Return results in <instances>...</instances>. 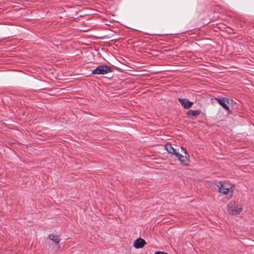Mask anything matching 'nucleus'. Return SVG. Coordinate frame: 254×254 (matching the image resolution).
Here are the masks:
<instances>
[{"mask_svg":"<svg viewBox=\"0 0 254 254\" xmlns=\"http://www.w3.org/2000/svg\"><path fill=\"white\" fill-rule=\"evenodd\" d=\"M219 192L223 195H227V198L230 199L234 193V187L232 184L227 182H220L218 185Z\"/></svg>","mask_w":254,"mask_h":254,"instance_id":"obj_1","label":"nucleus"},{"mask_svg":"<svg viewBox=\"0 0 254 254\" xmlns=\"http://www.w3.org/2000/svg\"><path fill=\"white\" fill-rule=\"evenodd\" d=\"M243 209V205L235 201H230L227 205V211L231 215L239 214Z\"/></svg>","mask_w":254,"mask_h":254,"instance_id":"obj_2","label":"nucleus"},{"mask_svg":"<svg viewBox=\"0 0 254 254\" xmlns=\"http://www.w3.org/2000/svg\"><path fill=\"white\" fill-rule=\"evenodd\" d=\"M178 154L179 155H176V156L178 157L182 164L184 165H188L190 160L189 159V155L187 153L186 150H185L183 147H181Z\"/></svg>","mask_w":254,"mask_h":254,"instance_id":"obj_3","label":"nucleus"},{"mask_svg":"<svg viewBox=\"0 0 254 254\" xmlns=\"http://www.w3.org/2000/svg\"><path fill=\"white\" fill-rule=\"evenodd\" d=\"M112 71L111 67L106 65H101L92 70L93 74H105Z\"/></svg>","mask_w":254,"mask_h":254,"instance_id":"obj_4","label":"nucleus"},{"mask_svg":"<svg viewBox=\"0 0 254 254\" xmlns=\"http://www.w3.org/2000/svg\"><path fill=\"white\" fill-rule=\"evenodd\" d=\"M215 100L218 102V103L222 106L228 113L230 112L229 108L228 105H232L233 101L231 99L227 98H217Z\"/></svg>","mask_w":254,"mask_h":254,"instance_id":"obj_5","label":"nucleus"},{"mask_svg":"<svg viewBox=\"0 0 254 254\" xmlns=\"http://www.w3.org/2000/svg\"><path fill=\"white\" fill-rule=\"evenodd\" d=\"M165 147L168 153L175 156L179 155L178 154L181 147L177 146H175V147L173 146V144L170 143H167Z\"/></svg>","mask_w":254,"mask_h":254,"instance_id":"obj_6","label":"nucleus"},{"mask_svg":"<svg viewBox=\"0 0 254 254\" xmlns=\"http://www.w3.org/2000/svg\"><path fill=\"white\" fill-rule=\"evenodd\" d=\"M145 243L143 239L139 238L134 241L133 246L136 249H140L144 246Z\"/></svg>","mask_w":254,"mask_h":254,"instance_id":"obj_7","label":"nucleus"},{"mask_svg":"<svg viewBox=\"0 0 254 254\" xmlns=\"http://www.w3.org/2000/svg\"><path fill=\"white\" fill-rule=\"evenodd\" d=\"M179 101L184 108L189 109L190 107V102L189 100L186 99H179Z\"/></svg>","mask_w":254,"mask_h":254,"instance_id":"obj_8","label":"nucleus"},{"mask_svg":"<svg viewBox=\"0 0 254 254\" xmlns=\"http://www.w3.org/2000/svg\"><path fill=\"white\" fill-rule=\"evenodd\" d=\"M49 239L55 242L56 244H58L59 243L60 241V239L59 236H55L54 235H50L49 237Z\"/></svg>","mask_w":254,"mask_h":254,"instance_id":"obj_9","label":"nucleus"},{"mask_svg":"<svg viewBox=\"0 0 254 254\" xmlns=\"http://www.w3.org/2000/svg\"><path fill=\"white\" fill-rule=\"evenodd\" d=\"M200 114L199 110L191 111V115L193 116H197Z\"/></svg>","mask_w":254,"mask_h":254,"instance_id":"obj_10","label":"nucleus"},{"mask_svg":"<svg viewBox=\"0 0 254 254\" xmlns=\"http://www.w3.org/2000/svg\"><path fill=\"white\" fill-rule=\"evenodd\" d=\"M154 254H167V253H165L164 252H160V251H159V252H155Z\"/></svg>","mask_w":254,"mask_h":254,"instance_id":"obj_11","label":"nucleus"},{"mask_svg":"<svg viewBox=\"0 0 254 254\" xmlns=\"http://www.w3.org/2000/svg\"><path fill=\"white\" fill-rule=\"evenodd\" d=\"M190 113V111H188L187 114H189Z\"/></svg>","mask_w":254,"mask_h":254,"instance_id":"obj_12","label":"nucleus"},{"mask_svg":"<svg viewBox=\"0 0 254 254\" xmlns=\"http://www.w3.org/2000/svg\"><path fill=\"white\" fill-rule=\"evenodd\" d=\"M191 106H192V104H193V102H191Z\"/></svg>","mask_w":254,"mask_h":254,"instance_id":"obj_13","label":"nucleus"}]
</instances>
